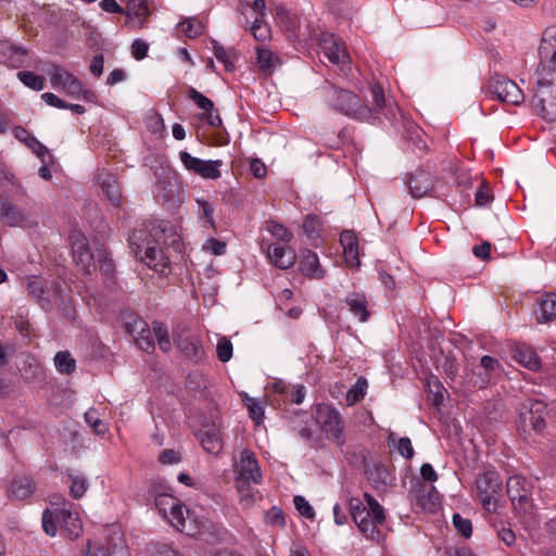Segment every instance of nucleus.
<instances>
[{
  "label": "nucleus",
  "instance_id": "f257e3e1",
  "mask_svg": "<svg viewBox=\"0 0 556 556\" xmlns=\"http://www.w3.org/2000/svg\"><path fill=\"white\" fill-rule=\"evenodd\" d=\"M166 227L153 225L151 229H135L128 238L131 252L155 271L162 273L168 265V258L160 248L164 241Z\"/></svg>",
  "mask_w": 556,
  "mask_h": 556
},
{
  "label": "nucleus",
  "instance_id": "f03ea898",
  "mask_svg": "<svg viewBox=\"0 0 556 556\" xmlns=\"http://www.w3.org/2000/svg\"><path fill=\"white\" fill-rule=\"evenodd\" d=\"M364 498L367 506L359 498L350 500V514L359 531L367 539L375 540L379 536L378 526L386 521L384 509L371 494L365 493Z\"/></svg>",
  "mask_w": 556,
  "mask_h": 556
},
{
  "label": "nucleus",
  "instance_id": "7ed1b4c3",
  "mask_svg": "<svg viewBox=\"0 0 556 556\" xmlns=\"http://www.w3.org/2000/svg\"><path fill=\"white\" fill-rule=\"evenodd\" d=\"M364 498L367 506L359 498L350 500V514L359 531L367 539L375 540L379 536L378 526L386 521L384 509L371 494L365 493Z\"/></svg>",
  "mask_w": 556,
  "mask_h": 556
},
{
  "label": "nucleus",
  "instance_id": "20e7f679",
  "mask_svg": "<svg viewBox=\"0 0 556 556\" xmlns=\"http://www.w3.org/2000/svg\"><path fill=\"white\" fill-rule=\"evenodd\" d=\"M326 97L337 112L351 118L369 121L372 116L371 108L363 104L359 97L351 90L341 89L330 84L327 87Z\"/></svg>",
  "mask_w": 556,
  "mask_h": 556
},
{
  "label": "nucleus",
  "instance_id": "39448f33",
  "mask_svg": "<svg viewBox=\"0 0 556 556\" xmlns=\"http://www.w3.org/2000/svg\"><path fill=\"white\" fill-rule=\"evenodd\" d=\"M539 64L536 74L544 79L556 74V25L547 27L539 46Z\"/></svg>",
  "mask_w": 556,
  "mask_h": 556
},
{
  "label": "nucleus",
  "instance_id": "423d86ee",
  "mask_svg": "<svg viewBox=\"0 0 556 556\" xmlns=\"http://www.w3.org/2000/svg\"><path fill=\"white\" fill-rule=\"evenodd\" d=\"M546 404L539 400H527L522 403L518 418V429L523 433H541L545 428L544 414Z\"/></svg>",
  "mask_w": 556,
  "mask_h": 556
},
{
  "label": "nucleus",
  "instance_id": "0eeeda50",
  "mask_svg": "<svg viewBox=\"0 0 556 556\" xmlns=\"http://www.w3.org/2000/svg\"><path fill=\"white\" fill-rule=\"evenodd\" d=\"M316 421L323 431L339 446L345 443L344 426L340 413L326 404H319L316 412Z\"/></svg>",
  "mask_w": 556,
  "mask_h": 556
},
{
  "label": "nucleus",
  "instance_id": "6e6552de",
  "mask_svg": "<svg viewBox=\"0 0 556 556\" xmlns=\"http://www.w3.org/2000/svg\"><path fill=\"white\" fill-rule=\"evenodd\" d=\"M476 484L483 507L490 513H496L497 496L502 491L500 475L494 470L485 471L478 476Z\"/></svg>",
  "mask_w": 556,
  "mask_h": 556
},
{
  "label": "nucleus",
  "instance_id": "1a4fd4ad",
  "mask_svg": "<svg viewBox=\"0 0 556 556\" xmlns=\"http://www.w3.org/2000/svg\"><path fill=\"white\" fill-rule=\"evenodd\" d=\"M549 79H544L539 76L538 89L534 98L536 99V106L540 109L541 116L548 121L556 119V74L548 76Z\"/></svg>",
  "mask_w": 556,
  "mask_h": 556
},
{
  "label": "nucleus",
  "instance_id": "9d476101",
  "mask_svg": "<svg viewBox=\"0 0 556 556\" xmlns=\"http://www.w3.org/2000/svg\"><path fill=\"white\" fill-rule=\"evenodd\" d=\"M486 90L501 102L511 105H520L525 101V94L517 84L504 76L493 77L486 85Z\"/></svg>",
  "mask_w": 556,
  "mask_h": 556
},
{
  "label": "nucleus",
  "instance_id": "9b49d317",
  "mask_svg": "<svg viewBox=\"0 0 556 556\" xmlns=\"http://www.w3.org/2000/svg\"><path fill=\"white\" fill-rule=\"evenodd\" d=\"M73 258L84 274L90 275L96 269V254L90 251L87 237L79 230L70 233Z\"/></svg>",
  "mask_w": 556,
  "mask_h": 556
},
{
  "label": "nucleus",
  "instance_id": "f8f14e48",
  "mask_svg": "<svg viewBox=\"0 0 556 556\" xmlns=\"http://www.w3.org/2000/svg\"><path fill=\"white\" fill-rule=\"evenodd\" d=\"M173 338L178 350L190 361L199 362L203 357V349L200 340L190 334L189 329L179 325L173 331Z\"/></svg>",
  "mask_w": 556,
  "mask_h": 556
},
{
  "label": "nucleus",
  "instance_id": "ddd939ff",
  "mask_svg": "<svg viewBox=\"0 0 556 556\" xmlns=\"http://www.w3.org/2000/svg\"><path fill=\"white\" fill-rule=\"evenodd\" d=\"M179 157L184 166L193 172L197 175H200L205 179H218L220 177L219 167L223 165V161L214 160V161H204L192 156L187 151H181L179 153Z\"/></svg>",
  "mask_w": 556,
  "mask_h": 556
},
{
  "label": "nucleus",
  "instance_id": "4468645a",
  "mask_svg": "<svg viewBox=\"0 0 556 556\" xmlns=\"http://www.w3.org/2000/svg\"><path fill=\"white\" fill-rule=\"evenodd\" d=\"M507 495L516 510L528 513L531 508L530 488L527 480L520 476L508 478Z\"/></svg>",
  "mask_w": 556,
  "mask_h": 556
},
{
  "label": "nucleus",
  "instance_id": "2eb2a0df",
  "mask_svg": "<svg viewBox=\"0 0 556 556\" xmlns=\"http://www.w3.org/2000/svg\"><path fill=\"white\" fill-rule=\"evenodd\" d=\"M50 80L53 87H60L70 97L77 98L83 91L81 83L60 65L51 64Z\"/></svg>",
  "mask_w": 556,
  "mask_h": 556
},
{
  "label": "nucleus",
  "instance_id": "dca6fc26",
  "mask_svg": "<svg viewBox=\"0 0 556 556\" xmlns=\"http://www.w3.org/2000/svg\"><path fill=\"white\" fill-rule=\"evenodd\" d=\"M0 220L10 227H33L37 222L29 213H24L15 204L4 201L0 206Z\"/></svg>",
  "mask_w": 556,
  "mask_h": 556
},
{
  "label": "nucleus",
  "instance_id": "f3484780",
  "mask_svg": "<svg viewBox=\"0 0 556 556\" xmlns=\"http://www.w3.org/2000/svg\"><path fill=\"white\" fill-rule=\"evenodd\" d=\"M364 473L376 490H386L390 481V472L382 463L369 462L363 458Z\"/></svg>",
  "mask_w": 556,
  "mask_h": 556
},
{
  "label": "nucleus",
  "instance_id": "a211bd4d",
  "mask_svg": "<svg viewBox=\"0 0 556 556\" xmlns=\"http://www.w3.org/2000/svg\"><path fill=\"white\" fill-rule=\"evenodd\" d=\"M169 505V514H170V522L172 525L179 531H187L186 529V522L187 519H189V510H187L188 517L185 518L184 516V507L176 503V500L169 495L166 494H160L155 497V505L160 508V510H163L162 505ZM164 514H166V510L164 509Z\"/></svg>",
  "mask_w": 556,
  "mask_h": 556
},
{
  "label": "nucleus",
  "instance_id": "6ab92c4d",
  "mask_svg": "<svg viewBox=\"0 0 556 556\" xmlns=\"http://www.w3.org/2000/svg\"><path fill=\"white\" fill-rule=\"evenodd\" d=\"M239 467V477L237 479L238 483L250 481L257 483L260 481V467L251 451L244 450L241 452Z\"/></svg>",
  "mask_w": 556,
  "mask_h": 556
},
{
  "label": "nucleus",
  "instance_id": "aec40b11",
  "mask_svg": "<svg viewBox=\"0 0 556 556\" xmlns=\"http://www.w3.org/2000/svg\"><path fill=\"white\" fill-rule=\"evenodd\" d=\"M15 137L24 142L41 161V163L52 162L53 155L48 148L30 135L25 128L17 127L15 129Z\"/></svg>",
  "mask_w": 556,
  "mask_h": 556
},
{
  "label": "nucleus",
  "instance_id": "412c9836",
  "mask_svg": "<svg viewBox=\"0 0 556 556\" xmlns=\"http://www.w3.org/2000/svg\"><path fill=\"white\" fill-rule=\"evenodd\" d=\"M267 254L270 262L280 269L290 268L296 260L293 249L280 244L268 247Z\"/></svg>",
  "mask_w": 556,
  "mask_h": 556
},
{
  "label": "nucleus",
  "instance_id": "4be33fe9",
  "mask_svg": "<svg viewBox=\"0 0 556 556\" xmlns=\"http://www.w3.org/2000/svg\"><path fill=\"white\" fill-rule=\"evenodd\" d=\"M340 243L343 248V255L350 267L359 266L358 240L354 231L344 230L340 235Z\"/></svg>",
  "mask_w": 556,
  "mask_h": 556
},
{
  "label": "nucleus",
  "instance_id": "5701e85b",
  "mask_svg": "<svg viewBox=\"0 0 556 556\" xmlns=\"http://www.w3.org/2000/svg\"><path fill=\"white\" fill-rule=\"evenodd\" d=\"M433 176L430 173L417 170L408 180L410 194L417 199L428 194L433 188Z\"/></svg>",
  "mask_w": 556,
  "mask_h": 556
},
{
  "label": "nucleus",
  "instance_id": "b1692460",
  "mask_svg": "<svg viewBox=\"0 0 556 556\" xmlns=\"http://www.w3.org/2000/svg\"><path fill=\"white\" fill-rule=\"evenodd\" d=\"M204 451L212 455H218L223 450V440L219 430L213 425L199 431L198 434Z\"/></svg>",
  "mask_w": 556,
  "mask_h": 556
},
{
  "label": "nucleus",
  "instance_id": "393cba45",
  "mask_svg": "<svg viewBox=\"0 0 556 556\" xmlns=\"http://www.w3.org/2000/svg\"><path fill=\"white\" fill-rule=\"evenodd\" d=\"M513 358L523 367L533 371L539 370L541 367V362L535 351L526 344H517L513 349Z\"/></svg>",
  "mask_w": 556,
  "mask_h": 556
},
{
  "label": "nucleus",
  "instance_id": "a878e982",
  "mask_svg": "<svg viewBox=\"0 0 556 556\" xmlns=\"http://www.w3.org/2000/svg\"><path fill=\"white\" fill-rule=\"evenodd\" d=\"M56 518L60 521L62 531H65L70 539H76L83 531L80 519L77 515L65 509H56Z\"/></svg>",
  "mask_w": 556,
  "mask_h": 556
},
{
  "label": "nucleus",
  "instance_id": "bb28decb",
  "mask_svg": "<svg viewBox=\"0 0 556 556\" xmlns=\"http://www.w3.org/2000/svg\"><path fill=\"white\" fill-rule=\"evenodd\" d=\"M345 303L350 312L357 317L359 321L365 323L369 319L370 312L368 309V302L363 293H350L345 299Z\"/></svg>",
  "mask_w": 556,
  "mask_h": 556
},
{
  "label": "nucleus",
  "instance_id": "cd10ccee",
  "mask_svg": "<svg viewBox=\"0 0 556 556\" xmlns=\"http://www.w3.org/2000/svg\"><path fill=\"white\" fill-rule=\"evenodd\" d=\"M96 258L99 263V269L101 274L105 277L106 283L112 287L115 285V264L109 252L102 244H99L96 248Z\"/></svg>",
  "mask_w": 556,
  "mask_h": 556
},
{
  "label": "nucleus",
  "instance_id": "c85d7f7f",
  "mask_svg": "<svg viewBox=\"0 0 556 556\" xmlns=\"http://www.w3.org/2000/svg\"><path fill=\"white\" fill-rule=\"evenodd\" d=\"M26 51L22 48L12 46L9 41L0 42V62L12 67H18Z\"/></svg>",
  "mask_w": 556,
  "mask_h": 556
},
{
  "label": "nucleus",
  "instance_id": "c756f323",
  "mask_svg": "<svg viewBox=\"0 0 556 556\" xmlns=\"http://www.w3.org/2000/svg\"><path fill=\"white\" fill-rule=\"evenodd\" d=\"M323 49L326 58L332 64L343 65L349 60V54L345 52L344 48H342L334 39L333 35H331L329 39L324 40Z\"/></svg>",
  "mask_w": 556,
  "mask_h": 556
},
{
  "label": "nucleus",
  "instance_id": "7c9ffc66",
  "mask_svg": "<svg viewBox=\"0 0 556 556\" xmlns=\"http://www.w3.org/2000/svg\"><path fill=\"white\" fill-rule=\"evenodd\" d=\"M301 270L311 278L320 279L325 270L320 267L318 256L315 252L307 250L300 262Z\"/></svg>",
  "mask_w": 556,
  "mask_h": 556
},
{
  "label": "nucleus",
  "instance_id": "2f4dec72",
  "mask_svg": "<svg viewBox=\"0 0 556 556\" xmlns=\"http://www.w3.org/2000/svg\"><path fill=\"white\" fill-rule=\"evenodd\" d=\"M538 323H549L556 318V294L549 293L539 301V308L535 311Z\"/></svg>",
  "mask_w": 556,
  "mask_h": 556
},
{
  "label": "nucleus",
  "instance_id": "473e14b6",
  "mask_svg": "<svg viewBox=\"0 0 556 556\" xmlns=\"http://www.w3.org/2000/svg\"><path fill=\"white\" fill-rule=\"evenodd\" d=\"M35 488V482L29 477H15L11 482L10 494L16 500H25L34 493Z\"/></svg>",
  "mask_w": 556,
  "mask_h": 556
},
{
  "label": "nucleus",
  "instance_id": "72a5a7b5",
  "mask_svg": "<svg viewBox=\"0 0 556 556\" xmlns=\"http://www.w3.org/2000/svg\"><path fill=\"white\" fill-rule=\"evenodd\" d=\"M257 63L260 71L265 75H270L278 66L281 65V61L278 55L265 48H257Z\"/></svg>",
  "mask_w": 556,
  "mask_h": 556
},
{
  "label": "nucleus",
  "instance_id": "f704fd0d",
  "mask_svg": "<svg viewBox=\"0 0 556 556\" xmlns=\"http://www.w3.org/2000/svg\"><path fill=\"white\" fill-rule=\"evenodd\" d=\"M370 93L375 105V108L371 109V117L377 118L375 114L381 111L386 118L391 119V117H393L394 114L391 109L387 108V101L382 86L380 84H371Z\"/></svg>",
  "mask_w": 556,
  "mask_h": 556
},
{
  "label": "nucleus",
  "instance_id": "c9c22d12",
  "mask_svg": "<svg viewBox=\"0 0 556 556\" xmlns=\"http://www.w3.org/2000/svg\"><path fill=\"white\" fill-rule=\"evenodd\" d=\"M101 189L113 205H119L122 197L121 188L113 175L105 174L101 177Z\"/></svg>",
  "mask_w": 556,
  "mask_h": 556
},
{
  "label": "nucleus",
  "instance_id": "e433bc0d",
  "mask_svg": "<svg viewBox=\"0 0 556 556\" xmlns=\"http://www.w3.org/2000/svg\"><path fill=\"white\" fill-rule=\"evenodd\" d=\"M27 291L30 295L34 296L36 302L46 311L50 309L52 304L48 296H46V291L43 289L42 280L39 277H31L27 283Z\"/></svg>",
  "mask_w": 556,
  "mask_h": 556
},
{
  "label": "nucleus",
  "instance_id": "4c0bfd02",
  "mask_svg": "<svg viewBox=\"0 0 556 556\" xmlns=\"http://www.w3.org/2000/svg\"><path fill=\"white\" fill-rule=\"evenodd\" d=\"M149 13L147 0H127V7L126 11L124 10V14L141 18L138 23V28H142L144 26Z\"/></svg>",
  "mask_w": 556,
  "mask_h": 556
},
{
  "label": "nucleus",
  "instance_id": "58836bf2",
  "mask_svg": "<svg viewBox=\"0 0 556 556\" xmlns=\"http://www.w3.org/2000/svg\"><path fill=\"white\" fill-rule=\"evenodd\" d=\"M56 370L63 375H71L76 370V361L68 351H60L54 356Z\"/></svg>",
  "mask_w": 556,
  "mask_h": 556
},
{
  "label": "nucleus",
  "instance_id": "ea45409f",
  "mask_svg": "<svg viewBox=\"0 0 556 556\" xmlns=\"http://www.w3.org/2000/svg\"><path fill=\"white\" fill-rule=\"evenodd\" d=\"M367 389V380L364 377H359L355 384L346 393V403L349 406L355 405L357 402L364 399Z\"/></svg>",
  "mask_w": 556,
  "mask_h": 556
},
{
  "label": "nucleus",
  "instance_id": "a19ab883",
  "mask_svg": "<svg viewBox=\"0 0 556 556\" xmlns=\"http://www.w3.org/2000/svg\"><path fill=\"white\" fill-rule=\"evenodd\" d=\"M153 333L159 343L160 349L165 353L169 352L172 349L169 333L162 323H153Z\"/></svg>",
  "mask_w": 556,
  "mask_h": 556
},
{
  "label": "nucleus",
  "instance_id": "79ce46f5",
  "mask_svg": "<svg viewBox=\"0 0 556 556\" xmlns=\"http://www.w3.org/2000/svg\"><path fill=\"white\" fill-rule=\"evenodd\" d=\"M17 78L28 88L41 91L45 88L43 78L29 71L17 73Z\"/></svg>",
  "mask_w": 556,
  "mask_h": 556
},
{
  "label": "nucleus",
  "instance_id": "37998d69",
  "mask_svg": "<svg viewBox=\"0 0 556 556\" xmlns=\"http://www.w3.org/2000/svg\"><path fill=\"white\" fill-rule=\"evenodd\" d=\"M68 478L72 482L70 486L71 495L76 500L81 498L88 489L86 477L84 475H68Z\"/></svg>",
  "mask_w": 556,
  "mask_h": 556
},
{
  "label": "nucleus",
  "instance_id": "c03bdc74",
  "mask_svg": "<svg viewBox=\"0 0 556 556\" xmlns=\"http://www.w3.org/2000/svg\"><path fill=\"white\" fill-rule=\"evenodd\" d=\"M213 52H214L215 58L219 62L224 63L226 71H228V72L235 71V64L231 61V55L235 54L233 51L226 50L222 45H219L218 42L214 41V43H213Z\"/></svg>",
  "mask_w": 556,
  "mask_h": 556
},
{
  "label": "nucleus",
  "instance_id": "a18cd8bd",
  "mask_svg": "<svg viewBox=\"0 0 556 556\" xmlns=\"http://www.w3.org/2000/svg\"><path fill=\"white\" fill-rule=\"evenodd\" d=\"M178 28L189 38H195L203 31V26L197 18H186L178 24Z\"/></svg>",
  "mask_w": 556,
  "mask_h": 556
},
{
  "label": "nucleus",
  "instance_id": "49530a36",
  "mask_svg": "<svg viewBox=\"0 0 556 556\" xmlns=\"http://www.w3.org/2000/svg\"><path fill=\"white\" fill-rule=\"evenodd\" d=\"M86 422L93 429L94 433L103 435L108 431V426L103 422L99 416L96 408H89L85 413Z\"/></svg>",
  "mask_w": 556,
  "mask_h": 556
},
{
  "label": "nucleus",
  "instance_id": "de8ad7c7",
  "mask_svg": "<svg viewBox=\"0 0 556 556\" xmlns=\"http://www.w3.org/2000/svg\"><path fill=\"white\" fill-rule=\"evenodd\" d=\"M188 98L192 100L205 113L212 112L214 109L213 101L192 87H190L188 90Z\"/></svg>",
  "mask_w": 556,
  "mask_h": 556
},
{
  "label": "nucleus",
  "instance_id": "09e8293b",
  "mask_svg": "<svg viewBox=\"0 0 556 556\" xmlns=\"http://www.w3.org/2000/svg\"><path fill=\"white\" fill-rule=\"evenodd\" d=\"M452 522L456 531L464 536L469 539L472 534V523L469 519L463 518L460 514L455 513L452 517Z\"/></svg>",
  "mask_w": 556,
  "mask_h": 556
},
{
  "label": "nucleus",
  "instance_id": "8fccbe9b",
  "mask_svg": "<svg viewBox=\"0 0 556 556\" xmlns=\"http://www.w3.org/2000/svg\"><path fill=\"white\" fill-rule=\"evenodd\" d=\"M267 230L279 241L289 242L292 239V232L283 225L269 220L267 223Z\"/></svg>",
  "mask_w": 556,
  "mask_h": 556
},
{
  "label": "nucleus",
  "instance_id": "3c124183",
  "mask_svg": "<svg viewBox=\"0 0 556 556\" xmlns=\"http://www.w3.org/2000/svg\"><path fill=\"white\" fill-rule=\"evenodd\" d=\"M58 523H60V521L56 518V510L51 511L49 509H46L42 513V528L48 535H55L58 530Z\"/></svg>",
  "mask_w": 556,
  "mask_h": 556
},
{
  "label": "nucleus",
  "instance_id": "603ef678",
  "mask_svg": "<svg viewBox=\"0 0 556 556\" xmlns=\"http://www.w3.org/2000/svg\"><path fill=\"white\" fill-rule=\"evenodd\" d=\"M232 343L226 337H222L216 345L217 357L220 362L226 363L232 356Z\"/></svg>",
  "mask_w": 556,
  "mask_h": 556
},
{
  "label": "nucleus",
  "instance_id": "864d4df0",
  "mask_svg": "<svg viewBox=\"0 0 556 556\" xmlns=\"http://www.w3.org/2000/svg\"><path fill=\"white\" fill-rule=\"evenodd\" d=\"M252 35L256 40L264 41L269 36V27L262 16H257L251 26Z\"/></svg>",
  "mask_w": 556,
  "mask_h": 556
},
{
  "label": "nucleus",
  "instance_id": "5fc2aeb1",
  "mask_svg": "<svg viewBox=\"0 0 556 556\" xmlns=\"http://www.w3.org/2000/svg\"><path fill=\"white\" fill-rule=\"evenodd\" d=\"M250 417L258 425L264 417V408L261 403L253 397H248L245 401Z\"/></svg>",
  "mask_w": 556,
  "mask_h": 556
},
{
  "label": "nucleus",
  "instance_id": "6e6d98bb",
  "mask_svg": "<svg viewBox=\"0 0 556 556\" xmlns=\"http://www.w3.org/2000/svg\"><path fill=\"white\" fill-rule=\"evenodd\" d=\"M294 505L296 510L305 518L312 519L315 515V511L311 504L301 495L294 496Z\"/></svg>",
  "mask_w": 556,
  "mask_h": 556
},
{
  "label": "nucleus",
  "instance_id": "4d7b16f0",
  "mask_svg": "<svg viewBox=\"0 0 556 556\" xmlns=\"http://www.w3.org/2000/svg\"><path fill=\"white\" fill-rule=\"evenodd\" d=\"M266 522L271 526L283 527L286 521H285V515H283L282 509L277 506H273L266 513Z\"/></svg>",
  "mask_w": 556,
  "mask_h": 556
},
{
  "label": "nucleus",
  "instance_id": "13d9d810",
  "mask_svg": "<svg viewBox=\"0 0 556 556\" xmlns=\"http://www.w3.org/2000/svg\"><path fill=\"white\" fill-rule=\"evenodd\" d=\"M441 367L444 374L451 379L454 380L458 375V365L455 362V358L446 355L443 357Z\"/></svg>",
  "mask_w": 556,
  "mask_h": 556
},
{
  "label": "nucleus",
  "instance_id": "bf43d9fd",
  "mask_svg": "<svg viewBox=\"0 0 556 556\" xmlns=\"http://www.w3.org/2000/svg\"><path fill=\"white\" fill-rule=\"evenodd\" d=\"M319 226V219L315 215H307L303 223V230L308 237L314 238Z\"/></svg>",
  "mask_w": 556,
  "mask_h": 556
},
{
  "label": "nucleus",
  "instance_id": "052dcab7",
  "mask_svg": "<svg viewBox=\"0 0 556 556\" xmlns=\"http://www.w3.org/2000/svg\"><path fill=\"white\" fill-rule=\"evenodd\" d=\"M180 460L181 455L175 450H164L159 456V462L163 465L178 464Z\"/></svg>",
  "mask_w": 556,
  "mask_h": 556
},
{
  "label": "nucleus",
  "instance_id": "680f3d73",
  "mask_svg": "<svg viewBox=\"0 0 556 556\" xmlns=\"http://www.w3.org/2000/svg\"><path fill=\"white\" fill-rule=\"evenodd\" d=\"M149 45L142 39H136L131 45V54L136 60L147 56Z\"/></svg>",
  "mask_w": 556,
  "mask_h": 556
},
{
  "label": "nucleus",
  "instance_id": "e2e57ef3",
  "mask_svg": "<svg viewBox=\"0 0 556 556\" xmlns=\"http://www.w3.org/2000/svg\"><path fill=\"white\" fill-rule=\"evenodd\" d=\"M397 452L406 459L413 458L414 448H413L412 441L409 438L403 437L399 440Z\"/></svg>",
  "mask_w": 556,
  "mask_h": 556
},
{
  "label": "nucleus",
  "instance_id": "0e129e2a",
  "mask_svg": "<svg viewBox=\"0 0 556 556\" xmlns=\"http://www.w3.org/2000/svg\"><path fill=\"white\" fill-rule=\"evenodd\" d=\"M204 249L214 255H223L226 252V242L219 241L215 238H210L206 241Z\"/></svg>",
  "mask_w": 556,
  "mask_h": 556
},
{
  "label": "nucleus",
  "instance_id": "69168bd1",
  "mask_svg": "<svg viewBox=\"0 0 556 556\" xmlns=\"http://www.w3.org/2000/svg\"><path fill=\"white\" fill-rule=\"evenodd\" d=\"M491 199L492 195L485 182H481L479 189L476 192V205L483 206L488 204L491 201Z\"/></svg>",
  "mask_w": 556,
  "mask_h": 556
},
{
  "label": "nucleus",
  "instance_id": "338daca9",
  "mask_svg": "<svg viewBox=\"0 0 556 556\" xmlns=\"http://www.w3.org/2000/svg\"><path fill=\"white\" fill-rule=\"evenodd\" d=\"M41 99L50 106H54L58 109H65L67 108V102L60 99L58 96H55L52 92H46L41 94Z\"/></svg>",
  "mask_w": 556,
  "mask_h": 556
},
{
  "label": "nucleus",
  "instance_id": "774afa93",
  "mask_svg": "<svg viewBox=\"0 0 556 556\" xmlns=\"http://www.w3.org/2000/svg\"><path fill=\"white\" fill-rule=\"evenodd\" d=\"M198 204L201 206L202 211H203V215L206 219V222L212 226V227H215V220L213 218V213H214V207L213 205L204 200V199H201V200H197Z\"/></svg>",
  "mask_w": 556,
  "mask_h": 556
}]
</instances>
